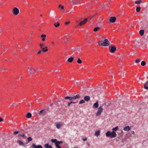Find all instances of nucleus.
<instances>
[{"label":"nucleus","mask_w":148,"mask_h":148,"mask_svg":"<svg viewBox=\"0 0 148 148\" xmlns=\"http://www.w3.org/2000/svg\"><path fill=\"white\" fill-rule=\"evenodd\" d=\"M118 129V126H116L115 127L113 128L112 130L113 131L111 132L110 131H108L106 134V135L107 137L110 136L111 138H114L116 136L117 134L114 131H116Z\"/></svg>","instance_id":"1"},{"label":"nucleus","mask_w":148,"mask_h":148,"mask_svg":"<svg viewBox=\"0 0 148 148\" xmlns=\"http://www.w3.org/2000/svg\"><path fill=\"white\" fill-rule=\"evenodd\" d=\"M98 44L101 46H108L110 44V42L108 40L105 38L100 41L98 42Z\"/></svg>","instance_id":"2"},{"label":"nucleus","mask_w":148,"mask_h":148,"mask_svg":"<svg viewBox=\"0 0 148 148\" xmlns=\"http://www.w3.org/2000/svg\"><path fill=\"white\" fill-rule=\"evenodd\" d=\"M81 97V96L79 94H77L75 96H74L73 97H69V96H66L64 97V99H69L70 100H71L72 99H79Z\"/></svg>","instance_id":"3"},{"label":"nucleus","mask_w":148,"mask_h":148,"mask_svg":"<svg viewBox=\"0 0 148 148\" xmlns=\"http://www.w3.org/2000/svg\"><path fill=\"white\" fill-rule=\"evenodd\" d=\"M103 108L102 107H99L98 109L97 112L96 113V115L97 116H100L103 111Z\"/></svg>","instance_id":"4"},{"label":"nucleus","mask_w":148,"mask_h":148,"mask_svg":"<svg viewBox=\"0 0 148 148\" xmlns=\"http://www.w3.org/2000/svg\"><path fill=\"white\" fill-rule=\"evenodd\" d=\"M64 124L63 122H60L57 123L56 124V127L58 129H60L61 127L64 126Z\"/></svg>","instance_id":"5"},{"label":"nucleus","mask_w":148,"mask_h":148,"mask_svg":"<svg viewBox=\"0 0 148 148\" xmlns=\"http://www.w3.org/2000/svg\"><path fill=\"white\" fill-rule=\"evenodd\" d=\"M109 49L110 51L112 53H114L116 50V47L112 45H110L109 47Z\"/></svg>","instance_id":"6"},{"label":"nucleus","mask_w":148,"mask_h":148,"mask_svg":"<svg viewBox=\"0 0 148 148\" xmlns=\"http://www.w3.org/2000/svg\"><path fill=\"white\" fill-rule=\"evenodd\" d=\"M19 13V10L17 8H14L12 10V13L15 15H17Z\"/></svg>","instance_id":"7"},{"label":"nucleus","mask_w":148,"mask_h":148,"mask_svg":"<svg viewBox=\"0 0 148 148\" xmlns=\"http://www.w3.org/2000/svg\"><path fill=\"white\" fill-rule=\"evenodd\" d=\"M88 21V19L87 18H85L83 21H81L79 23V25L80 26H82L85 24Z\"/></svg>","instance_id":"8"},{"label":"nucleus","mask_w":148,"mask_h":148,"mask_svg":"<svg viewBox=\"0 0 148 148\" xmlns=\"http://www.w3.org/2000/svg\"><path fill=\"white\" fill-rule=\"evenodd\" d=\"M63 143V142L62 141H58L55 144L56 147L57 148H61V147L59 146V145L62 143Z\"/></svg>","instance_id":"9"},{"label":"nucleus","mask_w":148,"mask_h":148,"mask_svg":"<svg viewBox=\"0 0 148 148\" xmlns=\"http://www.w3.org/2000/svg\"><path fill=\"white\" fill-rule=\"evenodd\" d=\"M32 147L33 148H42V146L41 145H36L35 144H33Z\"/></svg>","instance_id":"10"},{"label":"nucleus","mask_w":148,"mask_h":148,"mask_svg":"<svg viewBox=\"0 0 148 148\" xmlns=\"http://www.w3.org/2000/svg\"><path fill=\"white\" fill-rule=\"evenodd\" d=\"M17 143L20 146H23L25 145L23 142L19 140H17Z\"/></svg>","instance_id":"11"},{"label":"nucleus","mask_w":148,"mask_h":148,"mask_svg":"<svg viewBox=\"0 0 148 148\" xmlns=\"http://www.w3.org/2000/svg\"><path fill=\"white\" fill-rule=\"evenodd\" d=\"M46 113L47 112L46 110H43L39 112V114L40 115H41L42 114L45 115Z\"/></svg>","instance_id":"12"},{"label":"nucleus","mask_w":148,"mask_h":148,"mask_svg":"<svg viewBox=\"0 0 148 148\" xmlns=\"http://www.w3.org/2000/svg\"><path fill=\"white\" fill-rule=\"evenodd\" d=\"M110 22L112 23H114L115 22L116 20V18L115 17H111L110 19Z\"/></svg>","instance_id":"13"},{"label":"nucleus","mask_w":148,"mask_h":148,"mask_svg":"<svg viewBox=\"0 0 148 148\" xmlns=\"http://www.w3.org/2000/svg\"><path fill=\"white\" fill-rule=\"evenodd\" d=\"M90 98L89 96H86L84 97V99L85 101H88L90 100Z\"/></svg>","instance_id":"14"},{"label":"nucleus","mask_w":148,"mask_h":148,"mask_svg":"<svg viewBox=\"0 0 148 148\" xmlns=\"http://www.w3.org/2000/svg\"><path fill=\"white\" fill-rule=\"evenodd\" d=\"M130 130V127L129 126L125 127L123 128V130L124 131H129Z\"/></svg>","instance_id":"15"},{"label":"nucleus","mask_w":148,"mask_h":148,"mask_svg":"<svg viewBox=\"0 0 148 148\" xmlns=\"http://www.w3.org/2000/svg\"><path fill=\"white\" fill-rule=\"evenodd\" d=\"M144 88L145 89L148 90V81L144 84Z\"/></svg>","instance_id":"16"},{"label":"nucleus","mask_w":148,"mask_h":148,"mask_svg":"<svg viewBox=\"0 0 148 148\" xmlns=\"http://www.w3.org/2000/svg\"><path fill=\"white\" fill-rule=\"evenodd\" d=\"M98 106H99L98 102V101H97L94 104L93 107V108H97L98 107Z\"/></svg>","instance_id":"17"},{"label":"nucleus","mask_w":148,"mask_h":148,"mask_svg":"<svg viewBox=\"0 0 148 148\" xmlns=\"http://www.w3.org/2000/svg\"><path fill=\"white\" fill-rule=\"evenodd\" d=\"M44 147L45 148H52L51 145H49L48 144H46L45 145Z\"/></svg>","instance_id":"18"},{"label":"nucleus","mask_w":148,"mask_h":148,"mask_svg":"<svg viewBox=\"0 0 148 148\" xmlns=\"http://www.w3.org/2000/svg\"><path fill=\"white\" fill-rule=\"evenodd\" d=\"M39 46L41 48L45 47V48H47V47L45 46V45L43 43H40Z\"/></svg>","instance_id":"19"},{"label":"nucleus","mask_w":148,"mask_h":148,"mask_svg":"<svg viewBox=\"0 0 148 148\" xmlns=\"http://www.w3.org/2000/svg\"><path fill=\"white\" fill-rule=\"evenodd\" d=\"M100 133V132L99 130H98L97 131L95 132V135L97 137H98L99 136V135Z\"/></svg>","instance_id":"20"},{"label":"nucleus","mask_w":148,"mask_h":148,"mask_svg":"<svg viewBox=\"0 0 148 148\" xmlns=\"http://www.w3.org/2000/svg\"><path fill=\"white\" fill-rule=\"evenodd\" d=\"M144 34V31L143 29H141L139 31V34L141 36H143Z\"/></svg>","instance_id":"21"},{"label":"nucleus","mask_w":148,"mask_h":148,"mask_svg":"<svg viewBox=\"0 0 148 148\" xmlns=\"http://www.w3.org/2000/svg\"><path fill=\"white\" fill-rule=\"evenodd\" d=\"M73 57H71L70 58H69L67 60L68 62H69L71 63L72 62L73 60Z\"/></svg>","instance_id":"22"},{"label":"nucleus","mask_w":148,"mask_h":148,"mask_svg":"<svg viewBox=\"0 0 148 148\" xmlns=\"http://www.w3.org/2000/svg\"><path fill=\"white\" fill-rule=\"evenodd\" d=\"M142 2V0H140L138 1H136L134 2V3L137 4H140Z\"/></svg>","instance_id":"23"},{"label":"nucleus","mask_w":148,"mask_h":148,"mask_svg":"<svg viewBox=\"0 0 148 148\" xmlns=\"http://www.w3.org/2000/svg\"><path fill=\"white\" fill-rule=\"evenodd\" d=\"M60 25V23L58 22L55 23L54 24V26H55V27H58Z\"/></svg>","instance_id":"24"},{"label":"nucleus","mask_w":148,"mask_h":148,"mask_svg":"<svg viewBox=\"0 0 148 148\" xmlns=\"http://www.w3.org/2000/svg\"><path fill=\"white\" fill-rule=\"evenodd\" d=\"M41 48L42 49V51L43 52H45L48 51V49H47V48H45V47H43Z\"/></svg>","instance_id":"25"},{"label":"nucleus","mask_w":148,"mask_h":148,"mask_svg":"<svg viewBox=\"0 0 148 148\" xmlns=\"http://www.w3.org/2000/svg\"><path fill=\"white\" fill-rule=\"evenodd\" d=\"M32 115L30 113H28L26 115V117L27 118H30L32 117Z\"/></svg>","instance_id":"26"},{"label":"nucleus","mask_w":148,"mask_h":148,"mask_svg":"<svg viewBox=\"0 0 148 148\" xmlns=\"http://www.w3.org/2000/svg\"><path fill=\"white\" fill-rule=\"evenodd\" d=\"M19 136H21L23 138H26V136L24 134H19L18 135V137H19Z\"/></svg>","instance_id":"27"},{"label":"nucleus","mask_w":148,"mask_h":148,"mask_svg":"<svg viewBox=\"0 0 148 148\" xmlns=\"http://www.w3.org/2000/svg\"><path fill=\"white\" fill-rule=\"evenodd\" d=\"M140 10H141V8H140V7H137L136 8V10L137 12H139L140 11Z\"/></svg>","instance_id":"28"},{"label":"nucleus","mask_w":148,"mask_h":148,"mask_svg":"<svg viewBox=\"0 0 148 148\" xmlns=\"http://www.w3.org/2000/svg\"><path fill=\"white\" fill-rule=\"evenodd\" d=\"M51 141L52 143H55V144L56 143V142H57V140L56 139H51Z\"/></svg>","instance_id":"29"},{"label":"nucleus","mask_w":148,"mask_h":148,"mask_svg":"<svg viewBox=\"0 0 148 148\" xmlns=\"http://www.w3.org/2000/svg\"><path fill=\"white\" fill-rule=\"evenodd\" d=\"M99 29H100V27H96L94 29L93 31L94 32H97L98 30Z\"/></svg>","instance_id":"30"},{"label":"nucleus","mask_w":148,"mask_h":148,"mask_svg":"<svg viewBox=\"0 0 148 148\" xmlns=\"http://www.w3.org/2000/svg\"><path fill=\"white\" fill-rule=\"evenodd\" d=\"M85 102L84 100L83 99L80 100L79 102V104H82L83 103H84Z\"/></svg>","instance_id":"31"},{"label":"nucleus","mask_w":148,"mask_h":148,"mask_svg":"<svg viewBox=\"0 0 148 148\" xmlns=\"http://www.w3.org/2000/svg\"><path fill=\"white\" fill-rule=\"evenodd\" d=\"M146 64V62L144 61H142L141 63V65L143 66H144Z\"/></svg>","instance_id":"32"},{"label":"nucleus","mask_w":148,"mask_h":148,"mask_svg":"<svg viewBox=\"0 0 148 148\" xmlns=\"http://www.w3.org/2000/svg\"><path fill=\"white\" fill-rule=\"evenodd\" d=\"M75 102H73V101H71L68 104V107H70L71 106V104H72V103H75Z\"/></svg>","instance_id":"33"},{"label":"nucleus","mask_w":148,"mask_h":148,"mask_svg":"<svg viewBox=\"0 0 148 148\" xmlns=\"http://www.w3.org/2000/svg\"><path fill=\"white\" fill-rule=\"evenodd\" d=\"M77 62L79 64H81L82 63V61L80 59V58H78L77 61Z\"/></svg>","instance_id":"34"},{"label":"nucleus","mask_w":148,"mask_h":148,"mask_svg":"<svg viewBox=\"0 0 148 148\" xmlns=\"http://www.w3.org/2000/svg\"><path fill=\"white\" fill-rule=\"evenodd\" d=\"M59 7L62 10L63 12L64 11V6L60 5L59 6Z\"/></svg>","instance_id":"35"},{"label":"nucleus","mask_w":148,"mask_h":148,"mask_svg":"<svg viewBox=\"0 0 148 148\" xmlns=\"http://www.w3.org/2000/svg\"><path fill=\"white\" fill-rule=\"evenodd\" d=\"M32 140V138L31 137H29L27 138L28 143L29 142Z\"/></svg>","instance_id":"36"},{"label":"nucleus","mask_w":148,"mask_h":148,"mask_svg":"<svg viewBox=\"0 0 148 148\" xmlns=\"http://www.w3.org/2000/svg\"><path fill=\"white\" fill-rule=\"evenodd\" d=\"M30 72L32 73H36V71L35 69H32Z\"/></svg>","instance_id":"37"},{"label":"nucleus","mask_w":148,"mask_h":148,"mask_svg":"<svg viewBox=\"0 0 148 148\" xmlns=\"http://www.w3.org/2000/svg\"><path fill=\"white\" fill-rule=\"evenodd\" d=\"M140 62V61L139 59H137L135 60V62L136 63H139Z\"/></svg>","instance_id":"38"},{"label":"nucleus","mask_w":148,"mask_h":148,"mask_svg":"<svg viewBox=\"0 0 148 148\" xmlns=\"http://www.w3.org/2000/svg\"><path fill=\"white\" fill-rule=\"evenodd\" d=\"M19 132L18 131H16L14 132L13 133V134L14 135H16L18 134Z\"/></svg>","instance_id":"39"},{"label":"nucleus","mask_w":148,"mask_h":148,"mask_svg":"<svg viewBox=\"0 0 148 148\" xmlns=\"http://www.w3.org/2000/svg\"><path fill=\"white\" fill-rule=\"evenodd\" d=\"M46 35L44 34V35H42L41 36V37L43 38H45L46 37Z\"/></svg>","instance_id":"40"},{"label":"nucleus","mask_w":148,"mask_h":148,"mask_svg":"<svg viewBox=\"0 0 148 148\" xmlns=\"http://www.w3.org/2000/svg\"><path fill=\"white\" fill-rule=\"evenodd\" d=\"M28 69L29 71L30 72L32 69L29 67H28Z\"/></svg>","instance_id":"41"},{"label":"nucleus","mask_w":148,"mask_h":148,"mask_svg":"<svg viewBox=\"0 0 148 148\" xmlns=\"http://www.w3.org/2000/svg\"><path fill=\"white\" fill-rule=\"evenodd\" d=\"M70 23V21H68L66 22H65V25H67L69 24Z\"/></svg>","instance_id":"42"},{"label":"nucleus","mask_w":148,"mask_h":148,"mask_svg":"<svg viewBox=\"0 0 148 148\" xmlns=\"http://www.w3.org/2000/svg\"><path fill=\"white\" fill-rule=\"evenodd\" d=\"M7 70L6 69H4V68H2V69L1 70V71H6Z\"/></svg>","instance_id":"43"},{"label":"nucleus","mask_w":148,"mask_h":148,"mask_svg":"<svg viewBox=\"0 0 148 148\" xmlns=\"http://www.w3.org/2000/svg\"><path fill=\"white\" fill-rule=\"evenodd\" d=\"M131 133L133 134H135V132L133 131H132L131 132Z\"/></svg>","instance_id":"44"},{"label":"nucleus","mask_w":148,"mask_h":148,"mask_svg":"<svg viewBox=\"0 0 148 148\" xmlns=\"http://www.w3.org/2000/svg\"><path fill=\"white\" fill-rule=\"evenodd\" d=\"M42 52V51L41 50H40L38 52V54H39L40 53Z\"/></svg>","instance_id":"45"},{"label":"nucleus","mask_w":148,"mask_h":148,"mask_svg":"<svg viewBox=\"0 0 148 148\" xmlns=\"http://www.w3.org/2000/svg\"><path fill=\"white\" fill-rule=\"evenodd\" d=\"M123 73V77H124V76H125V75H124V73H124V72H123V71H122L121 72V73Z\"/></svg>","instance_id":"46"},{"label":"nucleus","mask_w":148,"mask_h":148,"mask_svg":"<svg viewBox=\"0 0 148 148\" xmlns=\"http://www.w3.org/2000/svg\"><path fill=\"white\" fill-rule=\"evenodd\" d=\"M3 121V119L0 117V122L2 121Z\"/></svg>","instance_id":"47"},{"label":"nucleus","mask_w":148,"mask_h":148,"mask_svg":"<svg viewBox=\"0 0 148 148\" xmlns=\"http://www.w3.org/2000/svg\"><path fill=\"white\" fill-rule=\"evenodd\" d=\"M87 140V138H84V139H83V140L84 141H86Z\"/></svg>","instance_id":"48"},{"label":"nucleus","mask_w":148,"mask_h":148,"mask_svg":"<svg viewBox=\"0 0 148 148\" xmlns=\"http://www.w3.org/2000/svg\"><path fill=\"white\" fill-rule=\"evenodd\" d=\"M42 40L43 41H44L45 40V38H43L42 39Z\"/></svg>","instance_id":"49"},{"label":"nucleus","mask_w":148,"mask_h":148,"mask_svg":"<svg viewBox=\"0 0 148 148\" xmlns=\"http://www.w3.org/2000/svg\"><path fill=\"white\" fill-rule=\"evenodd\" d=\"M77 50L79 51H80V49L79 48H77Z\"/></svg>","instance_id":"50"},{"label":"nucleus","mask_w":148,"mask_h":148,"mask_svg":"<svg viewBox=\"0 0 148 148\" xmlns=\"http://www.w3.org/2000/svg\"><path fill=\"white\" fill-rule=\"evenodd\" d=\"M91 40H89V43L90 44V42H91Z\"/></svg>","instance_id":"51"},{"label":"nucleus","mask_w":148,"mask_h":148,"mask_svg":"<svg viewBox=\"0 0 148 148\" xmlns=\"http://www.w3.org/2000/svg\"><path fill=\"white\" fill-rule=\"evenodd\" d=\"M53 104H51L50 105V106H52L53 105Z\"/></svg>","instance_id":"52"},{"label":"nucleus","mask_w":148,"mask_h":148,"mask_svg":"<svg viewBox=\"0 0 148 148\" xmlns=\"http://www.w3.org/2000/svg\"><path fill=\"white\" fill-rule=\"evenodd\" d=\"M78 148V147H74V148Z\"/></svg>","instance_id":"53"},{"label":"nucleus","mask_w":148,"mask_h":148,"mask_svg":"<svg viewBox=\"0 0 148 148\" xmlns=\"http://www.w3.org/2000/svg\"><path fill=\"white\" fill-rule=\"evenodd\" d=\"M56 20H54V21H56Z\"/></svg>","instance_id":"54"},{"label":"nucleus","mask_w":148,"mask_h":148,"mask_svg":"<svg viewBox=\"0 0 148 148\" xmlns=\"http://www.w3.org/2000/svg\"><path fill=\"white\" fill-rule=\"evenodd\" d=\"M28 41L29 42H30V40H28Z\"/></svg>","instance_id":"55"},{"label":"nucleus","mask_w":148,"mask_h":148,"mask_svg":"<svg viewBox=\"0 0 148 148\" xmlns=\"http://www.w3.org/2000/svg\"><path fill=\"white\" fill-rule=\"evenodd\" d=\"M40 16H42V14H41L40 15Z\"/></svg>","instance_id":"56"},{"label":"nucleus","mask_w":148,"mask_h":148,"mask_svg":"<svg viewBox=\"0 0 148 148\" xmlns=\"http://www.w3.org/2000/svg\"><path fill=\"white\" fill-rule=\"evenodd\" d=\"M52 43H53H53H54V42H52Z\"/></svg>","instance_id":"57"},{"label":"nucleus","mask_w":148,"mask_h":148,"mask_svg":"<svg viewBox=\"0 0 148 148\" xmlns=\"http://www.w3.org/2000/svg\"><path fill=\"white\" fill-rule=\"evenodd\" d=\"M20 79V78H19L18 79Z\"/></svg>","instance_id":"58"},{"label":"nucleus","mask_w":148,"mask_h":148,"mask_svg":"<svg viewBox=\"0 0 148 148\" xmlns=\"http://www.w3.org/2000/svg\"><path fill=\"white\" fill-rule=\"evenodd\" d=\"M19 80H21V79H19Z\"/></svg>","instance_id":"59"}]
</instances>
